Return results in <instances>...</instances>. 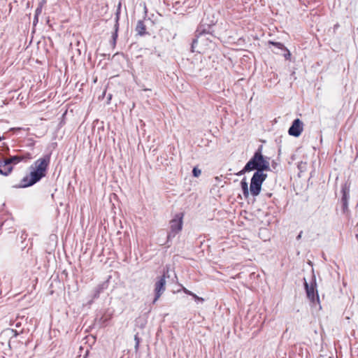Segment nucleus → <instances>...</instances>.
Returning a JSON list of instances; mask_svg holds the SVG:
<instances>
[{"label": "nucleus", "instance_id": "1", "mask_svg": "<svg viewBox=\"0 0 358 358\" xmlns=\"http://www.w3.org/2000/svg\"><path fill=\"white\" fill-rule=\"evenodd\" d=\"M50 162V156L49 155H46L35 161L29 167V175L24 176L17 187L26 188L39 182L45 176Z\"/></svg>", "mask_w": 358, "mask_h": 358}, {"label": "nucleus", "instance_id": "2", "mask_svg": "<svg viewBox=\"0 0 358 358\" xmlns=\"http://www.w3.org/2000/svg\"><path fill=\"white\" fill-rule=\"evenodd\" d=\"M217 20L213 15L208 14L206 17L202 18L199 27L195 31V38L192 43V51H194L196 44L199 41H203L204 38L211 41L212 38H215L213 26L215 25Z\"/></svg>", "mask_w": 358, "mask_h": 358}, {"label": "nucleus", "instance_id": "3", "mask_svg": "<svg viewBox=\"0 0 358 358\" xmlns=\"http://www.w3.org/2000/svg\"><path fill=\"white\" fill-rule=\"evenodd\" d=\"M270 171L269 162L267 157H265L262 155V145H260L258 149L255 152L253 156L246 163L242 170L236 173V176H241L245 173L250 172L252 171Z\"/></svg>", "mask_w": 358, "mask_h": 358}, {"label": "nucleus", "instance_id": "4", "mask_svg": "<svg viewBox=\"0 0 358 358\" xmlns=\"http://www.w3.org/2000/svg\"><path fill=\"white\" fill-rule=\"evenodd\" d=\"M267 178V174L261 171H255L250 180V192L253 196H258L262 189L263 182Z\"/></svg>", "mask_w": 358, "mask_h": 358}, {"label": "nucleus", "instance_id": "5", "mask_svg": "<svg viewBox=\"0 0 358 358\" xmlns=\"http://www.w3.org/2000/svg\"><path fill=\"white\" fill-rule=\"evenodd\" d=\"M304 280V288L306 292L307 297L308 299L313 303H315L317 302L319 303V295L317 290V283H316V278L313 272L311 275V281L310 283H308L306 278Z\"/></svg>", "mask_w": 358, "mask_h": 358}, {"label": "nucleus", "instance_id": "6", "mask_svg": "<svg viewBox=\"0 0 358 358\" xmlns=\"http://www.w3.org/2000/svg\"><path fill=\"white\" fill-rule=\"evenodd\" d=\"M183 217L184 214L182 213H178L170 221V231L167 234L168 241L173 238L182 230Z\"/></svg>", "mask_w": 358, "mask_h": 358}, {"label": "nucleus", "instance_id": "7", "mask_svg": "<svg viewBox=\"0 0 358 358\" xmlns=\"http://www.w3.org/2000/svg\"><path fill=\"white\" fill-rule=\"evenodd\" d=\"M342 196L341 199V208L343 214L349 213L348 201L350 199V185L345 182L341 187Z\"/></svg>", "mask_w": 358, "mask_h": 358}, {"label": "nucleus", "instance_id": "8", "mask_svg": "<svg viewBox=\"0 0 358 358\" xmlns=\"http://www.w3.org/2000/svg\"><path fill=\"white\" fill-rule=\"evenodd\" d=\"M166 290V276L165 275H162L159 277L155 283V298L153 299L152 303H155L162 294Z\"/></svg>", "mask_w": 358, "mask_h": 358}, {"label": "nucleus", "instance_id": "9", "mask_svg": "<svg viewBox=\"0 0 358 358\" xmlns=\"http://www.w3.org/2000/svg\"><path fill=\"white\" fill-rule=\"evenodd\" d=\"M268 44L274 46L275 49L273 50V52L275 54L282 55L286 60L290 59L291 53L282 43L269 41Z\"/></svg>", "mask_w": 358, "mask_h": 358}, {"label": "nucleus", "instance_id": "10", "mask_svg": "<svg viewBox=\"0 0 358 358\" xmlns=\"http://www.w3.org/2000/svg\"><path fill=\"white\" fill-rule=\"evenodd\" d=\"M303 131V122L299 118L294 120L288 129V134L294 137H299Z\"/></svg>", "mask_w": 358, "mask_h": 358}, {"label": "nucleus", "instance_id": "11", "mask_svg": "<svg viewBox=\"0 0 358 358\" xmlns=\"http://www.w3.org/2000/svg\"><path fill=\"white\" fill-rule=\"evenodd\" d=\"M120 7L117 10L115 13V25H114V31L112 34V44L113 46L115 45L116 41L118 37V30H119V20H120Z\"/></svg>", "mask_w": 358, "mask_h": 358}, {"label": "nucleus", "instance_id": "12", "mask_svg": "<svg viewBox=\"0 0 358 358\" xmlns=\"http://www.w3.org/2000/svg\"><path fill=\"white\" fill-rule=\"evenodd\" d=\"M5 162H7L6 158L0 159V174L7 176L13 171V166L5 164Z\"/></svg>", "mask_w": 358, "mask_h": 358}, {"label": "nucleus", "instance_id": "13", "mask_svg": "<svg viewBox=\"0 0 358 358\" xmlns=\"http://www.w3.org/2000/svg\"><path fill=\"white\" fill-rule=\"evenodd\" d=\"M27 157L22 155H13L6 157L7 162H5V164H9L10 166L15 165L20 163V162L25 159Z\"/></svg>", "mask_w": 358, "mask_h": 358}, {"label": "nucleus", "instance_id": "14", "mask_svg": "<svg viewBox=\"0 0 358 358\" xmlns=\"http://www.w3.org/2000/svg\"><path fill=\"white\" fill-rule=\"evenodd\" d=\"M108 282L107 281L103 282L99 284L94 290L93 299H97L99 297V295L101 292H103L105 289L108 288Z\"/></svg>", "mask_w": 358, "mask_h": 358}, {"label": "nucleus", "instance_id": "15", "mask_svg": "<svg viewBox=\"0 0 358 358\" xmlns=\"http://www.w3.org/2000/svg\"><path fill=\"white\" fill-rule=\"evenodd\" d=\"M136 31L137 34L141 36H145V34H147L146 26L145 24L144 20H138L137 22V24L136 27Z\"/></svg>", "mask_w": 358, "mask_h": 358}, {"label": "nucleus", "instance_id": "16", "mask_svg": "<svg viewBox=\"0 0 358 358\" xmlns=\"http://www.w3.org/2000/svg\"><path fill=\"white\" fill-rule=\"evenodd\" d=\"M241 187L244 197L248 198L249 196L250 192V189L248 188V182L246 181L245 178H243L241 181Z\"/></svg>", "mask_w": 358, "mask_h": 358}, {"label": "nucleus", "instance_id": "17", "mask_svg": "<svg viewBox=\"0 0 358 358\" xmlns=\"http://www.w3.org/2000/svg\"><path fill=\"white\" fill-rule=\"evenodd\" d=\"M134 341H135V350L136 351H138V348H139V344H140V338L138 337V334H136L135 336H134Z\"/></svg>", "mask_w": 358, "mask_h": 358}, {"label": "nucleus", "instance_id": "18", "mask_svg": "<svg viewBox=\"0 0 358 358\" xmlns=\"http://www.w3.org/2000/svg\"><path fill=\"white\" fill-rule=\"evenodd\" d=\"M201 173V171L197 167H194L192 169V175L194 177H199Z\"/></svg>", "mask_w": 358, "mask_h": 358}, {"label": "nucleus", "instance_id": "19", "mask_svg": "<svg viewBox=\"0 0 358 358\" xmlns=\"http://www.w3.org/2000/svg\"><path fill=\"white\" fill-rule=\"evenodd\" d=\"M42 12V6H39L35 10V19L38 21V17Z\"/></svg>", "mask_w": 358, "mask_h": 358}, {"label": "nucleus", "instance_id": "20", "mask_svg": "<svg viewBox=\"0 0 358 358\" xmlns=\"http://www.w3.org/2000/svg\"><path fill=\"white\" fill-rule=\"evenodd\" d=\"M191 296H193V298L195 299V301H196V302H201V303H202V302H203V301H204V299H203V298L198 296L197 295H196V294H194V293H191Z\"/></svg>", "mask_w": 358, "mask_h": 358}, {"label": "nucleus", "instance_id": "21", "mask_svg": "<svg viewBox=\"0 0 358 358\" xmlns=\"http://www.w3.org/2000/svg\"><path fill=\"white\" fill-rule=\"evenodd\" d=\"M23 129L22 127H12L9 129V131H13L15 132L17 131L22 130Z\"/></svg>", "mask_w": 358, "mask_h": 358}, {"label": "nucleus", "instance_id": "22", "mask_svg": "<svg viewBox=\"0 0 358 358\" xmlns=\"http://www.w3.org/2000/svg\"><path fill=\"white\" fill-rule=\"evenodd\" d=\"M184 292L190 295L191 296V293H192V292L189 291L188 289H187L186 288L184 289Z\"/></svg>", "mask_w": 358, "mask_h": 358}, {"label": "nucleus", "instance_id": "23", "mask_svg": "<svg viewBox=\"0 0 358 358\" xmlns=\"http://www.w3.org/2000/svg\"><path fill=\"white\" fill-rule=\"evenodd\" d=\"M303 234V231H300V233L298 234V236H296V239L297 240H299L301 238V235Z\"/></svg>", "mask_w": 358, "mask_h": 358}, {"label": "nucleus", "instance_id": "24", "mask_svg": "<svg viewBox=\"0 0 358 358\" xmlns=\"http://www.w3.org/2000/svg\"><path fill=\"white\" fill-rule=\"evenodd\" d=\"M271 196H272V193H270V192L266 193L265 194V196H266L267 198H270V197H271Z\"/></svg>", "mask_w": 358, "mask_h": 358}, {"label": "nucleus", "instance_id": "25", "mask_svg": "<svg viewBox=\"0 0 358 358\" xmlns=\"http://www.w3.org/2000/svg\"><path fill=\"white\" fill-rule=\"evenodd\" d=\"M146 13H147V8H146V7H145V14L146 15Z\"/></svg>", "mask_w": 358, "mask_h": 358}, {"label": "nucleus", "instance_id": "26", "mask_svg": "<svg viewBox=\"0 0 358 358\" xmlns=\"http://www.w3.org/2000/svg\"><path fill=\"white\" fill-rule=\"evenodd\" d=\"M3 139H4V137L2 136V137H0V141H2Z\"/></svg>", "mask_w": 358, "mask_h": 358}, {"label": "nucleus", "instance_id": "27", "mask_svg": "<svg viewBox=\"0 0 358 358\" xmlns=\"http://www.w3.org/2000/svg\"><path fill=\"white\" fill-rule=\"evenodd\" d=\"M38 21H36V19L34 18V23L35 24L36 22H37Z\"/></svg>", "mask_w": 358, "mask_h": 358}]
</instances>
